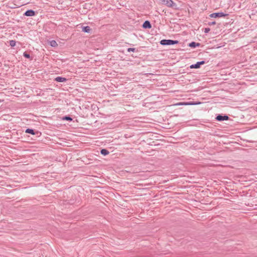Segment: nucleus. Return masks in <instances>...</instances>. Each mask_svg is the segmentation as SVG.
Masks as SVG:
<instances>
[{
  "label": "nucleus",
  "instance_id": "f257e3e1",
  "mask_svg": "<svg viewBox=\"0 0 257 257\" xmlns=\"http://www.w3.org/2000/svg\"><path fill=\"white\" fill-rule=\"evenodd\" d=\"M179 43V41L177 40H162L160 42V44L162 45H172L174 44H177Z\"/></svg>",
  "mask_w": 257,
  "mask_h": 257
},
{
  "label": "nucleus",
  "instance_id": "f03ea898",
  "mask_svg": "<svg viewBox=\"0 0 257 257\" xmlns=\"http://www.w3.org/2000/svg\"><path fill=\"white\" fill-rule=\"evenodd\" d=\"M226 16H227V14H224L222 12L214 13H212L210 15V17L214 18H218V17H219V18L223 17Z\"/></svg>",
  "mask_w": 257,
  "mask_h": 257
},
{
  "label": "nucleus",
  "instance_id": "7ed1b4c3",
  "mask_svg": "<svg viewBox=\"0 0 257 257\" xmlns=\"http://www.w3.org/2000/svg\"><path fill=\"white\" fill-rule=\"evenodd\" d=\"M162 4L168 7H173L175 4L172 0H161Z\"/></svg>",
  "mask_w": 257,
  "mask_h": 257
},
{
  "label": "nucleus",
  "instance_id": "20e7f679",
  "mask_svg": "<svg viewBox=\"0 0 257 257\" xmlns=\"http://www.w3.org/2000/svg\"><path fill=\"white\" fill-rule=\"evenodd\" d=\"M229 118V117L226 115H218L216 116V119L218 121H221L223 120H227Z\"/></svg>",
  "mask_w": 257,
  "mask_h": 257
},
{
  "label": "nucleus",
  "instance_id": "39448f33",
  "mask_svg": "<svg viewBox=\"0 0 257 257\" xmlns=\"http://www.w3.org/2000/svg\"><path fill=\"white\" fill-rule=\"evenodd\" d=\"M205 63L204 61H201L199 62H197L196 64H192L190 66V68H199L200 67L201 65L204 64Z\"/></svg>",
  "mask_w": 257,
  "mask_h": 257
},
{
  "label": "nucleus",
  "instance_id": "423d86ee",
  "mask_svg": "<svg viewBox=\"0 0 257 257\" xmlns=\"http://www.w3.org/2000/svg\"><path fill=\"white\" fill-rule=\"evenodd\" d=\"M35 15V12L32 10H29L25 12L24 15L28 17L34 16Z\"/></svg>",
  "mask_w": 257,
  "mask_h": 257
},
{
  "label": "nucleus",
  "instance_id": "0eeeda50",
  "mask_svg": "<svg viewBox=\"0 0 257 257\" xmlns=\"http://www.w3.org/2000/svg\"><path fill=\"white\" fill-rule=\"evenodd\" d=\"M55 80L58 82H66L67 80V79L64 77L58 76V77H57L55 79Z\"/></svg>",
  "mask_w": 257,
  "mask_h": 257
},
{
  "label": "nucleus",
  "instance_id": "6e6552de",
  "mask_svg": "<svg viewBox=\"0 0 257 257\" xmlns=\"http://www.w3.org/2000/svg\"><path fill=\"white\" fill-rule=\"evenodd\" d=\"M152 26H151V24H150V22L148 21H146L143 25V27L144 28H148V29H150L151 28Z\"/></svg>",
  "mask_w": 257,
  "mask_h": 257
},
{
  "label": "nucleus",
  "instance_id": "1a4fd4ad",
  "mask_svg": "<svg viewBox=\"0 0 257 257\" xmlns=\"http://www.w3.org/2000/svg\"><path fill=\"white\" fill-rule=\"evenodd\" d=\"M200 103V102H188L180 103L178 104V105H196V104H198Z\"/></svg>",
  "mask_w": 257,
  "mask_h": 257
},
{
  "label": "nucleus",
  "instance_id": "9d476101",
  "mask_svg": "<svg viewBox=\"0 0 257 257\" xmlns=\"http://www.w3.org/2000/svg\"><path fill=\"white\" fill-rule=\"evenodd\" d=\"M91 29L89 26H85L82 28V31L85 33H89Z\"/></svg>",
  "mask_w": 257,
  "mask_h": 257
},
{
  "label": "nucleus",
  "instance_id": "9b49d317",
  "mask_svg": "<svg viewBox=\"0 0 257 257\" xmlns=\"http://www.w3.org/2000/svg\"><path fill=\"white\" fill-rule=\"evenodd\" d=\"M25 132L26 133L31 134L33 135L36 134L35 131L34 130L31 129V128H27Z\"/></svg>",
  "mask_w": 257,
  "mask_h": 257
},
{
  "label": "nucleus",
  "instance_id": "f8f14e48",
  "mask_svg": "<svg viewBox=\"0 0 257 257\" xmlns=\"http://www.w3.org/2000/svg\"><path fill=\"white\" fill-rule=\"evenodd\" d=\"M200 45V44L199 43H196V42H192L191 43H190L189 46L191 47L195 48L196 46H199Z\"/></svg>",
  "mask_w": 257,
  "mask_h": 257
},
{
  "label": "nucleus",
  "instance_id": "ddd939ff",
  "mask_svg": "<svg viewBox=\"0 0 257 257\" xmlns=\"http://www.w3.org/2000/svg\"><path fill=\"white\" fill-rule=\"evenodd\" d=\"M100 153L104 156H106L109 154V152L106 149H104L101 150Z\"/></svg>",
  "mask_w": 257,
  "mask_h": 257
},
{
  "label": "nucleus",
  "instance_id": "4468645a",
  "mask_svg": "<svg viewBox=\"0 0 257 257\" xmlns=\"http://www.w3.org/2000/svg\"><path fill=\"white\" fill-rule=\"evenodd\" d=\"M62 119L65 120H68V121H72V118L69 116H65L63 117Z\"/></svg>",
  "mask_w": 257,
  "mask_h": 257
},
{
  "label": "nucleus",
  "instance_id": "2eb2a0df",
  "mask_svg": "<svg viewBox=\"0 0 257 257\" xmlns=\"http://www.w3.org/2000/svg\"><path fill=\"white\" fill-rule=\"evenodd\" d=\"M50 45L52 46V47H56L57 46V43H56V42L54 40H52L50 42Z\"/></svg>",
  "mask_w": 257,
  "mask_h": 257
},
{
  "label": "nucleus",
  "instance_id": "dca6fc26",
  "mask_svg": "<svg viewBox=\"0 0 257 257\" xmlns=\"http://www.w3.org/2000/svg\"><path fill=\"white\" fill-rule=\"evenodd\" d=\"M16 44V41L15 40H11L10 41V45L12 47L15 46Z\"/></svg>",
  "mask_w": 257,
  "mask_h": 257
},
{
  "label": "nucleus",
  "instance_id": "f3484780",
  "mask_svg": "<svg viewBox=\"0 0 257 257\" xmlns=\"http://www.w3.org/2000/svg\"><path fill=\"white\" fill-rule=\"evenodd\" d=\"M23 56H24V57H25L26 58H30V54H28L26 52L23 53Z\"/></svg>",
  "mask_w": 257,
  "mask_h": 257
},
{
  "label": "nucleus",
  "instance_id": "a211bd4d",
  "mask_svg": "<svg viewBox=\"0 0 257 257\" xmlns=\"http://www.w3.org/2000/svg\"><path fill=\"white\" fill-rule=\"evenodd\" d=\"M127 51L128 52H134L135 51V48H129L127 49Z\"/></svg>",
  "mask_w": 257,
  "mask_h": 257
},
{
  "label": "nucleus",
  "instance_id": "6ab92c4d",
  "mask_svg": "<svg viewBox=\"0 0 257 257\" xmlns=\"http://www.w3.org/2000/svg\"><path fill=\"white\" fill-rule=\"evenodd\" d=\"M210 29L209 28H206L204 29V33H208L210 31Z\"/></svg>",
  "mask_w": 257,
  "mask_h": 257
},
{
  "label": "nucleus",
  "instance_id": "aec40b11",
  "mask_svg": "<svg viewBox=\"0 0 257 257\" xmlns=\"http://www.w3.org/2000/svg\"><path fill=\"white\" fill-rule=\"evenodd\" d=\"M215 24H216L215 22H212L209 23V25H215Z\"/></svg>",
  "mask_w": 257,
  "mask_h": 257
}]
</instances>
